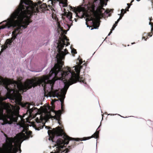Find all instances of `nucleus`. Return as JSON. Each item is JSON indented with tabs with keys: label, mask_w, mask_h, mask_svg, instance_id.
<instances>
[{
	"label": "nucleus",
	"mask_w": 153,
	"mask_h": 153,
	"mask_svg": "<svg viewBox=\"0 0 153 153\" xmlns=\"http://www.w3.org/2000/svg\"><path fill=\"white\" fill-rule=\"evenodd\" d=\"M33 8L30 3L26 2H21L10 14L6 20L5 25L0 27V29L10 27H16L12 32V40L15 39L17 35L21 34L22 28H26L31 22L30 19L32 15Z\"/></svg>",
	"instance_id": "obj_1"
},
{
	"label": "nucleus",
	"mask_w": 153,
	"mask_h": 153,
	"mask_svg": "<svg viewBox=\"0 0 153 153\" xmlns=\"http://www.w3.org/2000/svg\"><path fill=\"white\" fill-rule=\"evenodd\" d=\"M45 118L40 116V119H39L38 117L36 119V123L35 124L32 126V127L34 128L36 130L39 131L40 129H42L44 127H45V128L47 130H48V135L51 134L52 136V138L51 139L49 138V140H51L53 142H54V137L55 136L56 137L59 136H63L65 140L63 141L61 139H58L56 141V143L58 145L56 147V151L53 152H51L50 153H62L65 151V153H68L69 151L68 149H66L65 150H63L61 149H63L64 147V145H68L69 143V141L75 140L78 141L79 140L85 141L89 139L92 138H94L97 139L99 137V131H97V130L96 132L91 137H84V139H80L79 138H74L70 137L66 135L62 129L59 127H58L55 128H53L52 130H49L51 128L49 127L46 126L45 125V123L43 122V120H45Z\"/></svg>",
	"instance_id": "obj_2"
},
{
	"label": "nucleus",
	"mask_w": 153,
	"mask_h": 153,
	"mask_svg": "<svg viewBox=\"0 0 153 153\" xmlns=\"http://www.w3.org/2000/svg\"><path fill=\"white\" fill-rule=\"evenodd\" d=\"M4 135L6 137L4 147L6 153H16L22 143L27 138L24 134H17L13 137H8L4 134Z\"/></svg>",
	"instance_id": "obj_3"
},
{
	"label": "nucleus",
	"mask_w": 153,
	"mask_h": 153,
	"mask_svg": "<svg viewBox=\"0 0 153 153\" xmlns=\"http://www.w3.org/2000/svg\"><path fill=\"white\" fill-rule=\"evenodd\" d=\"M18 117L17 115L15 114H11L9 116H5L3 113H0V120L3 121V123H1L2 125L5 124H11L13 122H16Z\"/></svg>",
	"instance_id": "obj_4"
},
{
	"label": "nucleus",
	"mask_w": 153,
	"mask_h": 153,
	"mask_svg": "<svg viewBox=\"0 0 153 153\" xmlns=\"http://www.w3.org/2000/svg\"><path fill=\"white\" fill-rule=\"evenodd\" d=\"M55 114V115L54 116H52L50 112H48L45 115V117L46 118L49 119L50 118L56 120L58 121V123L59 125H60L59 122L62 113V111L61 110H59L57 111L56 112H53Z\"/></svg>",
	"instance_id": "obj_5"
},
{
	"label": "nucleus",
	"mask_w": 153,
	"mask_h": 153,
	"mask_svg": "<svg viewBox=\"0 0 153 153\" xmlns=\"http://www.w3.org/2000/svg\"><path fill=\"white\" fill-rule=\"evenodd\" d=\"M98 11L99 15L100 16L102 17H104V16H105L106 14H108V15H109V14H108L109 13V11L106 10H105V9L102 7H101L99 10Z\"/></svg>",
	"instance_id": "obj_6"
},
{
	"label": "nucleus",
	"mask_w": 153,
	"mask_h": 153,
	"mask_svg": "<svg viewBox=\"0 0 153 153\" xmlns=\"http://www.w3.org/2000/svg\"><path fill=\"white\" fill-rule=\"evenodd\" d=\"M25 105L27 107L28 110L30 112H31L33 111V107H31V106H35L33 104L27 103Z\"/></svg>",
	"instance_id": "obj_7"
},
{
	"label": "nucleus",
	"mask_w": 153,
	"mask_h": 153,
	"mask_svg": "<svg viewBox=\"0 0 153 153\" xmlns=\"http://www.w3.org/2000/svg\"><path fill=\"white\" fill-rule=\"evenodd\" d=\"M93 25H94V28H91V30H93L94 29H98L99 26L100 24L97 21H95L93 22Z\"/></svg>",
	"instance_id": "obj_8"
},
{
	"label": "nucleus",
	"mask_w": 153,
	"mask_h": 153,
	"mask_svg": "<svg viewBox=\"0 0 153 153\" xmlns=\"http://www.w3.org/2000/svg\"><path fill=\"white\" fill-rule=\"evenodd\" d=\"M13 40L11 39H7L5 42V45H10L11 43L13 42Z\"/></svg>",
	"instance_id": "obj_9"
},
{
	"label": "nucleus",
	"mask_w": 153,
	"mask_h": 153,
	"mask_svg": "<svg viewBox=\"0 0 153 153\" xmlns=\"http://www.w3.org/2000/svg\"><path fill=\"white\" fill-rule=\"evenodd\" d=\"M72 13L69 12L67 15V17L69 19L70 21H71V19L72 18Z\"/></svg>",
	"instance_id": "obj_10"
},
{
	"label": "nucleus",
	"mask_w": 153,
	"mask_h": 153,
	"mask_svg": "<svg viewBox=\"0 0 153 153\" xmlns=\"http://www.w3.org/2000/svg\"><path fill=\"white\" fill-rule=\"evenodd\" d=\"M94 2L98 3V5H100L102 3V0H94Z\"/></svg>",
	"instance_id": "obj_11"
},
{
	"label": "nucleus",
	"mask_w": 153,
	"mask_h": 153,
	"mask_svg": "<svg viewBox=\"0 0 153 153\" xmlns=\"http://www.w3.org/2000/svg\"><path fill=\"white\" fill-rule=\"evenodd\" d=\"M58 29H59L61 30V31L62 34H64V33H65V34L66 33V32L65 31V30H63V29L61 27H58Z\"/></svg>",
	"instance_id": "obj_12"
},
{
	"label": "nucleus",
	"mask_w": 153,
	"mask_h": 153,
	"mask_svg": "<svg viewBox=\"0 0 153 153\" xmlns=\"http://www.w3.org/2000/svg\"><path fill=\"white\" fill-rule=\"evenodd\" d=\"M121 13L120 14H122L123 16L126 13V9H122L121 10Z\"/></svg>",
	"instance_id": "obj_13"
},
{
	"label": "nucleus",
	"mask_w": 153,
	"mask_h": 153,
	"mask_svg": "<svg viewBox=\"0 0 153 153\" xmlns=\"http://www.w3.org/2000/svg\"><path fill=\"white\" fill-rule=\"evenodd\" d=\"M70 49H71V53H72L74 54H76V50L74 49H72L71 47H70Z\"/></svg>",
	"instance_id": "obj_14"
},
{
	"label": "nucleus",
	"mask_w": 153,
	"mask_h": 153,
	"mask_svg": "<svg viewBox=\"0 0 153 153\" xmlns=\"http://www.w3.org/2000/svg\"><path fill=\"white\" fill-rule=\"evenodd\" d=\"M43 69V68H42L41 70H39L38 71H32L33 72H36V73L40 72H41Z\"/></svg>",
	"instance_id": "obj_15"
},
{
	"label": "nucleus",
	"mask_w": 153,
	"mask_h": 153,
	"mask_svg": "<svg viewBox=\"0 0 153 153\" xmlns=\"http://www.w3.org/2000/svg\"><path fill=\"white\" fill-rule=\"evenodd\" d=\"M18 125L19 126V129L20 128H22L23 129H24V127L23 126H22L21 125H20V124H18Z\"/></svg>",
	"instance_id": "obj_16"
},
{
	"label": "nucleus",
	"mask_w": 153,
	"mask_h": 153,
	"mask_svg": "<svg viewBox=\"0 0 153 153\" xmlns=\"http://www.w3.org/2000/svg\"><path fill=\"white\" fill-rule=\"evenodd\" d=\"M118 15H120V17L119 18H120V19H122L123 17V15H122L120 13L118 14Z\"/></svg>",
	"instance_id": "obj_17"
},
{
	"label": "nucleus",
	"mask_w": 153,
	"mask_h": 153,
	"mask_svg": "<svg viewBox=\"0 0 153 153\" xmlns=\"http://www.w3.org/2000/svg\"><path fill=\"white\" fill-rule=\"evenodd\" d=\"M79 61L80 65L82 63V61L81 59H79Z\"/></svg>",
	"instance_id": "obj_18"
},
{
	"label": "nucleus",
	"mask_w": 153,
	"mask_h": 153,
	"mask_svg": "<svg viewBox=\"0 0 153 153\" xmlns=\"http://www.w3.org/2000/svg\"><path fill=\"white\" fill-rule=\"evenodd\" d=\"M112 33V31H111H111H110V32H109V34H108V36H109L110 35V34Z\"/></svg>",
	"instance_id": "obj_19"
},
{
	"label": "nucleus",
	"mask_w": 153,
	"mask_h": 153,
	"mask_svg": "<svg viewBox=\"0 0 153 153\" xmlns=\"http://www.w3.org/2000/svg\"><path fill=\"white\" fill-rule=\"evenodd\" d=\"M117 26V25L115 24H114V25H113V27H114V28H115Z\"/></svg>",
	"instance_id": "obj_20"
},
{
	"label": "nucleus",
	"mask_w": 153,
	"mask_h": 153,
	"mask_svg": "<svg viewBox=\"0 0 153 153\" xmlns=\"http://www.w3.org/2000/svg\"><path fill=\"white\" fill-rule=\"evenodd\" d=\"M121 19H120V18H119L117 20V22H119V21L121 20Z\"/></svg>",
	"instance_id": "obj_21"
},
{
	"label": "nucleus",
	"mask_w": 153,
	"mask_h": 153,
	"mask_svg": "<svg viewBox=\"0 0 153 153\" xmlns=\"http://www.w3.org/2000/svg\"><path fill=\"white\" fill-rule=\"evenodd\" d=\"M121 19H120V18H119L117 20V22H119V21L121 20Z\"/></svg>",
	"instance_id": "obj_22"
},
{
	"label": "nucleus",
	"mask_w": 153,
	"mask_h": 153,
	"mask_svg": "<svg viewBox=\"0 0 153 153\" xmlns=\"http://www.w3.org/2000/svg\"><path fill=\"white\" fill-rule=\"evenodd\" d=\"M121 19H120V18H119L117 20V22H119V21L121 20Z\"/></svg>",
	"instance_id": "obj_23"
},
{
	"label": "nucleus",
	"mask_w": 153,
	"mask_h": 153,
	"mask_svg": "<svg viewBox=\"0 0 153 153\" xmlns=\"http://www.w3.org/2000/svg\"><path fill=\"white\" fill-rule=\"evenodd\" d=\"M52 100L53 101V102H55L58 101V100H57L56 99H54L53 100Z\"/></svg>",
	"instance_id": "obj_24"
},
{
	"label": "nucleus",
	"mask_w": 153,
	"mask_h": 153,
	"mask_svg": "<svg viewBox=\"0 0 153 153\" xmlns=\"http://www.w3.org/2000/svg\"><path fill=\"white\" fill-rule=\"evenodd\" d=\"M72 25V23H71V25L70 26H69V25H68V28H69H69H70V27H71V25Z\"/></svg>",
	"instance_id": "obj_25"
},
{
	"label": "nucleus",
	"mask_w": 153,
	"mask_h": 153,
	"mask_svg": "<svg viewBox=\"0 0 153 153\" xmlns=\"http://www.w3.org/2000/svg\"><path fill=\"white\" fill-rule=\"evenodd\" d=\"M142 39H144V40L146 41V39H145V37H143Z\"/></svg>",
	"instance_id": "obj_26"
},
{
	"label": "nucleus",
	"mask_w": 153,
	"mask_h": 153,
	"mask_svg": "<svg viewBox=\"0 0 153 153\" xmlns=\"http://www.w3.org/2000/svg\"><path fill=\"white\" fill-rule=\"evenodd\" d=\"M114 28H114V27H112V29H111L112 30H111V31L114 30Z\"/></svg>",
	"instance_id": "obj_27"
},
{
	"label": "nucleus",
	"mask_w": 153,
	"mask_h": 153,
	"mask_svg": "<svg viewBox=\"0 0 153 153\" xmlns=\"http://www.w3.org/2000/svg\"><path fill=\"white\" fill-rule=\"evenodd\" d=\"M118 22H117V21H116V22H115V23L114 24L117 25V24H118Z\"/></svg>",
	"instance_id": "obj_28"
},
{
	"label": "nucleus",
	"mask_w": 153,
	"mask_h": 153,
	"mask_svg": "<svg viewBox=\"0 0 153 153\" xmlns=\"http://www.w3.org/2000/svg\"><path fill=\"white\" fill-rule=\"evenodd\" d=\"M118 115H119V116H120L121 117H123V118H125V117H123L121 116V115H120V114H118ZM127 117H125V118H127Z\"/></svg>",
	"instance_id": "obj_29"
},
{
	"label": "nucleus",
	"mask_w": 153,
	"mask_h": 153,
	"mask_svg": "<svg viewBox=\"0 0 153 153\" xmlns=\"http://www.w3.org/2000/svg\"><path fill=\"white\" fill-rule=\"evenodd\" d=\"M127 5L128 6H129L130 5H131V4H129V3H127Z\"/></svg>",
	"instance_id": "obj_30"
},
{
	"label": "nucleus",
	"mask_w": 153,
	"mask_h": 153,
	"mask_svg": "<svg viewBox=\"0 0 153 153\" xmlns=\"http://www.w3.org/2000/svg\"><path fill=\"white\" fill-rule=\"evenodd\" d=\"M130 6H131V5H130L129 6H128V7H127V8L128 9H129V8L130 7Z\"/></svg>",
	"instance_id": "obj_31"
},
{
	"label": "nucleus",
	"mask_w": 153,
	"mask_h": 153,
	"mask_svg": "<svg viewBox=\"0 0 153 153\" xmlns=\"http://www.w3.org/2000/svg\"><path fill=\"white\" fill-rule=\"evenodd\" d=\"M112 115V114H108V115H111V116Z\"/></svg>",
	"instance_id": "obj_32"
},
{
	"label": "nucleus",
	"mask_w": 153,
	"mask_h": 153,
	"mask_svg": "<svg viewBox=\"0 0 153 153\" xmlns=\"http://www.w3.org/2000/svg\"><path fill=\"white\" fill-rule=\"evenodd\" d=\"M126 10V11H129V10L127 8V9Z\"/></svg>",
	"instance_id": "obj_33"
},
{
	"label": "nucleus",
	"mask_w": 153,
	"mask_h": 153,
	"mask_svg": "<svg viewBox=\"0 0 153 153\" xmlns=\"http://www.w3.org/2000/svg\"><path fill=\"white\" fill-rule=\"evenodd\" d=\"M135 44V42H133V43H131V44L132 45H133V44Z\"/></svg>",
	"instance_id": "obj_34"
},
{
	"label": "nucleus",
	"mask_w": 153,
	"mask_h": 153,
	"mask_svg": "<svg viewBox=\"0 0 153 153\" xmlns=\"http://www.w3.org/2000/svg\"><path fill=\"white\" fill-rule=\"evenodd\" d=\"M57 146V145H54V146H53V147H54L55 146Z\"/></svg>",
	"instance_id": "obj_35"
},
{
	"label": "nucleus",
	"mask_w": 153,
	"mask_h": 153,
	"mask_svg": "<svg viewBox=\"0 0 153 153\" xmlns=\"http://www.w3.org/2000/svg\"><path fill=\"white\" fill-rule=\"evenodd\" d=\"M86 25H87V27H89V26L87 24L86 22Z\"/></svg>",
	"instance_id": "obj_36"
},
{
	"label": "nucleus",
	"mask_w": 153,
	"mask_h": 153,
	"mask_svg": "<svg viewBox=\"0 0 153 153\" xmlns=\"http://www.w3.org/2000/svg\"><path fill=\"white\" fill-rule=\"evenodd\" d=\"M149 36H150V37H152V35H149Z\"/></svg>",
	"instance_id": "obj_37"
},
{
	"label": "nucleus",
	"mask_w": 153,
	"mask_h": 153,
	"mask_svg": "<svg viewBox=\"0 0 153 153\" xmlns=\"http://www.w3.org/2000/svg\"><path fill=\"white\" fill-rule=\"evenodd\" d=\"M70 8H71V9H72V8H73L71 6L70 7Z\"/></svg>",
	"instance_id": "obj_38"
},
{
	"label": "nucleus",
	"mask_w": 153,
	"mask_h": 153,
	"mask_svg": "<svg viewBox=\"0 0 153 153\" xmlns=\"http://www.w3.org/2000/svg\"><path fill=\"white\" fill-rule=\"evenodd\" d=\"M102 120L103 119V116L102 115Z\"/></svg>",
	"instance_id": "obj_39"
},
{
	"label": "nucleus",
	"mask_w": 153,
	"mask_h": 153,
	"mask_svg": "<svg viewBox=\"0 0 153 153\" xmlns=\"http://www.w3.org/2000/svg\"><path fill=\"white\" fill-rule=\"evenodd\" d=\"M41 2H39V3H38V4H41Z\"/></svg>",
	"instance_id": "obj_40"
},
{
	"label": "nucleus",
	"mask_w": 153,
	"mask_h": 153,
	"mask_svg": "<svg viewBox=\"0 0 153 153\" xmlns=\"http://www.w3.org/2000/svg\"><path fill=\"white\" fill-rule=\"evenodd\" d=\"M101 123H100V124ZM101 126V124H100V126H99V127H98V128H99L100 127V126Z\"/></svg>",
	"instance_id": "obj_41"
},
{
	"label": "nucleus",
	"mask_w": 153,
	"mask_h": 153,
	"mask_svg": "<svg viewBox=\"0 0 153 153\" xmlns=\"http://www.w3.org/2000/svg\"><path fill=\"white\" fill-rule=\"evenodd\" d=\"M97 140L96 141L97 142ZM97 142L96 143V146L97 147Z\"/></svg>",
	"instance_id": "obj_42"
},
{
	"label": "nucleus",
	"mask_w": 153,
	"mask_h": 153,
	"mask_svg": "<svg viewBox=\"0 0 153 153\" xmlns=\"http://www.w3.org/2000/svg\"><path fill=\"white\" fill-rule=\"evenodd\" d=\"M107 3L105 4V5H107Z\"/></svg>",
	"instance_id": "obj_43"
},
{
	"label": "nucleus",
	"mask_w": 153,
	"mask_h": 153,
	"mask_svg": "<svg viewBox=\"0 0 153 153\" xmlns=\"http://www.w3.org/2000/svg\"><path fill=\"white\" fill-rule=\"evenodd\" d=\"M75 19V22H76V19Z\"/></svg>",
	"instance_id": "obj_44"
},
{
	"label": "nucleus",
	"mask_w": 153,
	"mask_h": 153,
	"mask_svg": "<svg viewBox=\"0 0 153 153\" xmlns=\"http://www.w3.org/2000/svg\"><path fill=\"white\" fill-rule=\"evenodd\" d=\"M116 114H113V115H116Z\"/></svg>",
	"instance_id": "obj_45"
},
{
	"label": "nucleus",
	"mask_w": 153,
	"mask_h": 153,
	"mask_svg": "<svg viewBox=\"0 0 153 153\" xmlns=\"http://www.w3.org/2000/svg\"><path fill=\"white\" fill-rule=\"evenodd\" d=\"M95 53V52L93 54V55H94V54Z\"/></svg>",
	"instance_id": "obj_46"
},
{
	"label": "nucleus",
	"mask_w": 153,
	"mask_h": 153,
	"mask_svg": "<svg viewBox=\"0 0 153 153\" xmlns=\"http://www.w3.org/2000/svg\"><path fill=\"white\" fill-rule=\"evenodd\" d=\"M150 21H151V19H150Z\"/></svg>",
	"instance_id": "obj_47"
},
{
	"label": "nucleus",
	"mask_w": 153,
	"mask_h": 153,
	"mask_svg": "<svg viewBox=\"0 0 153 153\" xmlns=\"http://www.w3.org/2000/svg\"><path fill=\"white\" fill-rule=\"evenodd\" d=\"M68 30H69V29L68 30H67V31H68Z\"/></svg>",
	"instance_id": "obj_48"
},
{
	"label": "nucleus",
	"mask_w": 153,
	"mask_h": 153,
	"mask_svg": "<svg viewBox=\"0 0 153 153\" xmlns=\"http://www.w3.org/2000/svg\"><path fill=\"white\" fill-rule=\"evenodd\" d=\"M10 89H11V88H10Z\"/></svg>",
	"instance_id": "obj_49"
}]
</instances>
